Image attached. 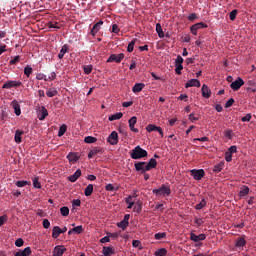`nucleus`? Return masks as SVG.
Returning a JSON list of instances; mask_svg holds the SVG:
<instances>
[{
    "instance_id": "obj_58",
    "label": "nucleus",
    "mask_w": 256,
    "mask_h": 256,
    "mask_svg": "<svg viewBox=\"0 0 256 256\" xmlns=\"http://www.w3.org/2000/svg\"><path fill=\"white\" fill-rule=\"evenodd\" d=\"M42 225H43L44 229H49V227H51V222H49L48 219H44L42 222Z\"/></svg>"
},
{
    "instance_id": "obj_63",
    "label": "nucleus",
    "mask_w": 256,
    "mask_h": 256,
    "mask_svg": "<svg viewBox=\"0 0 256 256\" xmlns=\"http://www.w3.org/2000/svg\"><path fill=\"white\" fill-rule=\"evenodd\" d=\"M19 56L14 57L12 60H10V65H16V63H19Z\"/></svg>"
},
{
    "instance_id": "obj_18",
    "label": "nucleus",
    "mask_w": 256,
    "mask_h": 256,
    "mask_svg": "<svg viewBox=\"0 0 256 256\" xmlns=\"http://www.w3.org/2000/svg\"><path fill=\"white\" fill-rule=\"evenodd\" d=\"M189 87H201V82L198 79H191L185 84L186 89Z\"/></svg>"
},
{
    "instance_id": "obj_24",
    "label": "nucleus",
    "mask_w": 256,
    "mask_h": 256,
    "mask_svg": "<svg viewBox=\"0 0 256 256\" xmlns=\"http://www.w3.org/2000/svg\"><path fill=\"white\" fill-rule=\"evenodd\" d=\"M69 51V45L65 44L62 46L59 54L58 59H63L65 57V54Z\"/></svg>"
},
{
    "instance_id": "obj_10",
    "label": "nucleus",
    "mask_w": 256,
    "mask_h": 256,
    "mask_svg": "<svg viewBox=\"0 0 256 256\" xmlns=\"http://www.w3.org/2000/svg\"><path fill=\"white\" fill-rule=\"evenodd\" d=\"M107 141L110 143V145H117V143H119V134H117V131L111 132Z\"/></svg>"
},
{
    "instance_id": "obj_7",
    "label": "nucleus",
    "mask_w": 256,
    "mask_h": 256,
    "mask_svg": "<svg viewBox=\"0 0 256 256\" xmlns=\"http://www.w3.org/2000/svg\"><path fill=\"white\" fill-rule=\"evenodd\" d=\"M207 27H209L207 25V23L199 22V23L192 25L190 27V31H191L192 35H197V31H199V29H207Z\"/></svg>"
},
{
    "instance_id": "obj_46",
    "label": "nucleus",
    "mask_w": 256,
    "mask_h": 256,
    "mask_svg": "<svg viewBox=\"0 0 256 256\" xmlns=\"http://www.w3.org/2000/svg\"><path fill=\"white\" fill-rule=\"evenodd\" d=\"M237 13H238L237 9H234L230 12L229 14L230 21H235V19H237Z\"/></svg>"
},
{
    "instance_id": "obj_3",
    "label": "nucleus",
    "mask_w": 256,
    "mask_h": 256,
    "mask_svg": "<svg viewBox=\"0 0 256 256\" xmlns=\"http://www.w3.org/2000/svg\"><path fill=\"white\" fill-rule=\"evenodd\" d=\"M190 175L195 179V181H201L205 177V170L203 169H192L190 170Z\"/></svg>"
},
{
    "instance_id": "obj_14",
    "label": "nucleus",
    "mask_w": 256,
    "mask_h": 256,
    "mask_svg": "<svg viewBox=\"0 0 256 256\" xmlns=\"http://www.w3.org/2000/svg\"><path fill=\"white\" fill-rule=\"evenodd\" d=\"M67 251V248L63 245L55 246L53 256H63V253Z\"/></svg>"
},
{
    "instance_id": "obj_48",
    "label": "nucleus",
    "mask_w": 256,
    "mask_h": 256,
    "mask_svg": "<svg viewBox=\"0 0 256 256\" xmlns=\"http://www.w3.org/2000/svg\"><path fill=\"white\" fill-rule=\"evenodd\" d=\"M149 167H151L152 169H155V167H157V160L154 158H151L150 161L148 163H146Z\"/></svg>"
},
{
    "instance_id": "obj_61",
    "label": "nucleus",
    "mask_w": 256,
    "mask_h": 256,
    "mask_svg": "<svg viewBox=\"0 0 256 256\" xmlns=\"http://www.w3.org/2000/svg\"><path fill=\"white\" fill-rule=\"evenodd\" d=\"M73 207H81V200L80 199H74L72 201Z\"/></svg>"
},
{
    "instance_id": "obj_59",
    "label": "nucleus",
    "mask_w": 256,
    "mask_h": 256,
    "mask_svg": "<svg viewBox=\"0 0 256 256\" xmlns=\"http://www.w3.org/2000/svg\"><path fill=\"white\" fill-rule=\"evenodd\" d=\"M5 223H7V215H2L0 217V227H2V225H5Z\"/></svg>"
},
{
    "instance_id": "obj_8",
    "label": "nucleus",
    "mask_w": 256,
    "mask_h": 256,
    "mask_svg": "<svg viewBox=\"0 0 256 256\" xmlns=\"http://www.w3.org/2000/svg\"><path fill=\"white\" fill-rule=\"evenodd\" d=\"M243 85H245V81H243L241 77H238L234 82L230 84V87L233 91H239Z\"/></svg>"
},
{
    "instance_id": "obj_50",
    "label": "nucleus",
    "mask_w": 256,
    "mask_h": 256,
    "mask_svg": "<svg viewBox=\"0 0 256 256\" xmlns=\"http://www.w3.org/2000/svg\"><path fill=\"white\" fill-rule=\"evenodd\" d=\"M73 231L77 233V235H81V233H83V231H85V229L83 228L82 225L80 226H76L73 228Z\"/></svg>"
},
{
    "instance_id": "obj_64",
    "label": "nucleus",
    "mask_w": 256,
    "mask_h": 256,
    "mask_svg": "<svg viewBox=\"0 0 256 256\" xmlns=\"http://www.w3.org/2000/svg\"><path fill=\"white\" fill-rule=\"evenodd\" d=\"M228 152L233 155V153H237V146H231L229 149H228Z\"/></svg>"
},
{
    "instance_id": "obj_39",
    "label": "nucleus",
    "mask_w": 256,
    "mask_h": 256,
    "mask_svg": "<svg viewBox=\"0 0 256 256\" xmlns=\"http://www.w3.org/2000/svg\"><path fill=\"white\" fill-rule=\"evenodd\" d=\"M135 43H137V39H133V40L128 44V47H127L128 53H133V49H134V47H135Z\"/></svg>"
},
{
    "instance_id": "obj_28",
    "label": "nucleus",
    "mask_w": 256,
    "mask_h": 256,
    "mask_svg": "<svg viewBox=\"0 0 256 256\" xmlns=\"http://www.w3.org/2000/svg\"><path fill=\"white\" fill-rule=\"evenodd\" d=\"M122 117H123V113L117 112V113L109 116L108 121H117V120L121 119Z\"/></svg>"
},
{
    "instance_id": "obj_21",
    "label": "nucleus",
    "mask_w": 256,
    "mask_h": 256,
    "mask_svg": "<svg viewBox=\"0 0 256 256\" xmlns=\"http://www.w3.org/2000/svg\"><path fill=\"white\" fill-rule=\"evenodd\" d=\"M31 255V247H26L24 250H19L14 256H29Z\"/></svg>"
},
{
    "instance_id": "obj_57",
    "label": "nucleus",
    "mask_w": 256,
    "mask_h": 256,
    "mask_svg": "<svg viewBox=\"0 0 256 256\" xmlns=\"http://www.w3.org/2000/svg\"><path fill=\"white\" fill-rule=\"evenodd\" d=\"M251 119H252L251 114H247L246 116H244V117L241 118V121H242L243 123H247V122L251 121Z\"/></svg>"
},
{
    "instance_id": "obj_1",
    "label": "nucleus",
    "mask_w": 256,
    "mask_h": 256,
    "mask_svg": "<svg viewBox=\"0 0 256 256\" xmlns=\"http://www.w3.org/2000/svg\"><path fill=\"white\" fill-rule=\"evenodd\" d=\"M152 193L156 197H169L171 195V187L162 184L160 188L153 189Z\"/></svg>"
},
{
    "instance_id": "obj_11",
    "label": "nucleus",
    "mask_w": 256,
    "mask_h": 256,
    "mask_svg": "<svg viewBox=\"0 0 256 256\" xmlns=\"http://www.w3.org/2000/svg\"><path fill=\"white\" fill-rule=\"evenodd\" d=\"M246 245H247V240H245V236L236 238L235 247L237 249H243Z\"/></svg>"
},
{
    "instance_id": "obj_2",
    "label": "nucleus",
    "mask_w": 256,
    "mask_h": 256,
    "mask_svg": "<svg viewBox=\"0 0 256 256\" xmlns=\"http://www.w3.org/2000/svg\"><path fill=\"white\" fill-rule=\"evenodd\" d=\"M149 153L147 150L141 148V146H136L130 153L131 159H143L144 157H147Z\"/></svg>"
},
{
    "instance_id": "obj_4",
    "label": "nucleus",
    "mask_w": 256,
    "mask_h": 256,
    "mask_svg": "<svg viewBox=\"0 0 256 256\" xmlns=\"http://www.w3.org/2000/svg\"><path fill=\"white\" fill-rule=\"evenodd\" d=\"M125 59V54H111L107 59V63H121Z\"/></svg>"
},
{
    "instance_id": "obj_40",
    "label": "nucleus",
    "mask_w": 256,
    "mask_h": 256,
    "mask_svg": "<svg viewBox=\"0 0 256 256\" xmlns=\"http://www.w3.org/2000/svg\"><path fill=\"white\" fill-rule=\"evenodd\" d=\"M60 213H61L62 217H68L69 207L63 206L62 208H60Z\"/></svg>"
},
{
    "instance_id": "obj_15",
    "label": "nucleus",
    "mask_w": 256,
    "mask_h": 256,
    "mask_svg": "<svg viewBox=\"0 0 256 256\" xmlns=\"http://www.w3.org/2000/svg\"><path fill=\"white\" fill-rule=\"evenodd\" d=\"M101 25H103L102 20H100L99 22H97L96 24L93 25V27L90 31V35H92V37H95L97 35V33H99V31L101 29Z\"/></svg>"
},
{
    "instance_id": "obj_47",
    "label": "nucleus",
    "mask_w": 256,
    "mask_h": 256,
    "mask_svg": "<svg viewBox=\"0 0 256 256\" xmlns=\"http://www.w3.org/2000/svg\"><path fill=\"white\" fill-rule=\"evenodd\" d=\"M225 161L227 163H231V161H233V154H231V152L229 151L225 152Z\"/></svg>"
},
{
    "instance_id": "obj_51",
    "label": "nucleus",
    "mask_w": 256,
    "mask_h": 256,
    "mask_svg": "<svg viewBox=\"0 0 256 256\" xmlns=\"http://www.w3.org/2000/svg\"><path fill=\"white\" fill-rule=\"evenodd\" d=\"M92 71H93V66L87 65V66L84 67V73H85L86 75H91V72H92Z\"/></svg>"
},
{
    "instance_id": "obj_13",
    "label": "nucleus",
    "mask_w": 256,
    "mask_h": 256,
    "mask_svg": "<svg viewBox=\"0 0 256 256\" xmlns=\"http://www.w3.org/2000/svg\"><path fill=\"white\" fill-rule=\"evenodd\" d=\"M190 239L191 241H194V243H199V241H205V239H207V236L205 234L197 235L195 233H191Z\"/></svg>"
},
{
    "instance_id": "obj_29",
    "label": "nucleus",
    "mask_w": 256,
    "mask_h": 256,
    "mask_svg": "<svg viewBox=\"0 0 256 256\" xmlns=\"http://www.w3.org/2000/svg\"><path fill=\"white\" fill-rule=\"evenodd\" d=\"M84 195L86 197H91V195H93V184H89L85 190H84Z\"/></svg>"
},
{
    "instance_id": "obj_20",
    "label": "nucleus",
    "mask_w": 256,
    "mask_h": 256,
    "mask_svg": "<svg viewBox=\"0 0 256 256\" xmlns=\"http://www.w3.org/2000/svg\"><path fill=\"white\" fill-rule=\"evenodd\" d=\"M12 107L14 109L15 115H17V117H19V115H21V105H19V102H17V100H13Z\"/></svg>"
},
{
    "instance_id": "obj_41",
    "label": "nucleus",
    "mask_w": 256,
    "mask_h": 256,
    "mask_svg": "<svg viewBox=\"0 0 256 256\" xmlns=\"http://www.w3.org/2000/svg\"><path fill=\"white\" fill-rule=\"evenodd\" d=\"M167 255V249L165 248H160L155 251V256H165Z\"/></svg>"
},
{
    "instance_id": "obj_27",
    "label": "nucleus",
    "mask_w": 256,
    "mask_h": 256,
    "mask_svg": "<svg viewBox=\"0 0 256 256\" xmlns=\"http://www.w3.org/2000/svg\"><path fill=\"white\" fill-rule=\"evenodd\" d=\"M156 32H157L158 37L160 39H163V37H165V32H163V27H161L160 23L156 24Z\"/></svg>"
},
{
    "instance_id": "obj_12",
    "label": "nucleus",
    "mask_w": 256,
    "mask_h": 256,
    "mask_svg": "<svg viewBox=\"0 0 256 256\" xmlns=\"http://www.w3.org/2000/svg\"><path fill=\"white\" fill-rule=\"evenodd\" d=\"M48 116H49V112L47 111V108H45V106H41L38 112L39 121H45L46 117Z\"/></svg>"
},
{
    "instance_id": "obj_31",
    "label": "nucleus",
    "mask_w": 256,
    "mask_h": 256,
    "mask_svg": "<svg viewBox=\"0 0 256 256\" xmlns=\"http://www.w3.org/2000/svg\"><path fill=\"white\" fill-rule=\"evenodd\" d=\"M207 205V200H205V198H202L200 203L195 205V209L197 211H200V209H203V207H205Z\"/></svg>"
},
{
    "instance_id": "obj_52",
    "label": "nucleus",
    "mask_w": 256,
    "mask_h": 256,
    "mask_svg": "<svg viewBox=\"0 0 256 256\" xmlns=\"http://www.w3.org/2000/svg\"><path fill=\"white\" fill-rule=\"evenodd\" d=\"M246 195H249V187H244V189L240 191V197H246Z\"/></svg>"
},
{
    "instance_id": "obj_54",
    "label": "nucleus",
    "mask_w": 256,
    "mask_h": 256,
    "mask_svg": "<svg viewBox=\"0 0 256 256\" xmlns=\"http://www.w3.org/2000/svg\"><path fill=\"white\" fill-rule=\"evenodd\" d=\"M225 137H227L228 139H233V130L228 129L224 132Z\"/></svg>"
},
{
    "instance_id": "obj_44",
    "label": "nucleus",
    "mask_w": 256,
    "mask_h": 256,
    "mask_svg": "<svg viewBox=\"0 0 256 256\" xmlns=\"http://www.w3.org/2000/svg\"><path fill=\"white\" fill-rule=\"evenodd\" d=\"M32 181H33V187L35 189H41V183L39 182V177H34Z\"/></svg>"
},
{
    "instance_id": "obj_35",
    "label": "nucleus",
    "mask_w": 256,
    "mask_h": 256,
    "mask_svg": "<svg viewBox=\"0 0 256 256\" xmlns=\"http://www.w3.org/2000/svg\"><path fill=\"white\" fill-rule=\"evenodd\" d=\"M125 202L128 204L127 209H133V206L135 205V202L133 201V197L132 196H128L125 199Z\"/></svg>"
},
{
    "instance_id": "obj_30",
    "label": "nucleus",
    "mask_w": 256,
    "mask_h": 256,
    "mask_svg": "<svg viewBox=\"0 0 256 256\" xmlns=\"http://www.w3.org/2000/svg\"><path fill=\"white\" fill-rule=\"evenodd\" d=\"M47 25L49 29H61V24H59V22L50 21Z\"/></svg>"
},
{
    "instance_id": "obj_26",
    "label": "nucleus",
    "mask_w": 256,
    "mask_h": 256,
    "mask_svg": "<svg viewBox=\"0 0 256 256\" xmlns=\"http://www.w3.org/2000/svg\"><path fill=\"white\" fill-rule=\"evenodd\" d=\"M59 235H61V228L59 226H54L52 229V238L58 239Z\"/></svg>"
},
{
    "instance_id": "obj_25",
    "label": "nucleus",
    "mask_w": 256,
    "mask_h": 256,
    "mask_svg": "<svg viewBox=\"0 0 256 256\" xmlns=\"http://www.w3.org/2000/svg\"><path fill=\"white\" fill-rule=\"evenodd\" d=\"M25 133L23 130H16L14 135V141L15 143L19 144L22 141L21 135Z\"/></svg>"
},
{
    "instance_id": "obj_17",
    "label": "nucleus",
    "mask_w": 256,
    "mask_h": 256,
    "mask_svg": "<svg viewBox=\"0 0 256 256\" xmlns=\"http://www.w3.org/2000/svg\"><path fill=\"white\" fill-rule=\"evenodd\" d=\"M201 92L204 99H209L211 97V89H209V86L206 84L202 85Z\"/></svg>"
},
{
    "instance_id": "obj_45",
    "label": "nucleus",
    "mask_w": 256,
    "mask_h": 256,
    "mask_svg": "<svg viewBox=\"0 0 256 256\" xmlns=\"http://www.w3.org/2000/svg\"><path fill=\"white\" fill-rule=\"evenodd\" d=\"M36 79L38 81H49V79L47 78V75L43 74V73H38L36 75Z\"/></svg>"
},
{
    "instance_id": "obj_60",
    "label": "nucleus",
    "mask_w": 256,
    "mask_h": 256,
    "mask_svg": "<svg viewBox=\"0 0 256 256\" xmlns=\"http://www.w3.org/2000/svg\"><path fill=\"white\" fill-rule=\"evenodd\" d=\"M196 141L206 142V141H209V137L204 136L202 138H194L193 143H195Z\"/></svg>"
},
{
    "instance_id": "obj_38",
    "label": "nucleus",
    "mask_w": 256,
    "mask_h": 256,
    "mask_svg": "<svg viewBox=\"0 0 256 256\" xmlns=\"http://www.w3.org/2000/svg\"><path fill=\"white\" fill-rule=\"evenodd\" d=\"M33 73V68L29 65H27L25 68H24V75H26V77H31Z\"/></svg>"
},
{
    "instance_id": "obj_43",
    "label": "nucleus",
    "mask_w": 256,
    "mask_h": 256,
    "mask_svg": "<svg viewBox=\"0 0 256 256\" xmlns=\"http://www.w3.org/2000/svg\"><path fill=\"white\" fill-rule=\"evenodd\" d=\"M85 143L91 144V143H97V138L93 137V136H87L84 139Z\"/></svg>"
},
{
    "instance_id": "obj_16",
    "label": "nucleus",
    "mask_w": 256,
    "mask_h": 256,
    "mask_svg": "<svg viewBox=\"0 0 256 256\" xmlns=\"http://www.w3.org/2000/svg\"><path fill=\"white\" fill-rule=\"evenodd\" d=\"M130 131L133 133H139V129L135 128V125L137 124V118L135 116L131 117L128 121Z\"/></svg>"
},
{
    "instance_id": "obj_32",
    "label": "nucleus",
    "mask_w": 256,
    "mask_h": 256,
    "mask_svg": "<svg viewBox=\"0 0 256 256\" xmlns=\"http://www.w3.org/2000/svg\"><path fill=\"white\" fill-rule=\"evenodd\" d=\"M224 165L225 164L223 162L216 164L213 168L214 173H221V171H223Z\"/></svg>"
},
{
    "instance_id": "obj_23",
    "label": "nucleus",
    "mask_w": 256,
    "mask_h": 256,
    "mask_svg": "<svg viewBox=\"0 0 256 256\" xmlns=\"http://www.w3.org/2000/svg\"><path fill=\"white\" fill-rule=\"evenodd\" d=\"M67 159L70 163H77V161H79V156H77V153L70 152L67 155Z\"/></svg>"
},
{
    "instance_id": "obj_62",
    "label": "nucleus",
    "mask_w": 256,
    "mask_h": 256,
    "mask_svg": "<svg viewBox=\"0 0 256 256\" xmlns=\"http://www.w3.org/2000/svg\"><path fill=\"white\" fill-rule=\"evenodd\" d=\"M233 103H235V99L230 98V99L226 102L225 107H226V108L232 107V106H233Z\"/></svg>"
},
{
    "instance_id": "obj_37",
    "label": "nucleus",
    "mask_w": 256,
    "mask_h": 256,
    "mask_svg": "<svg viewBox=\"0 0 256 256\" xmlns=\"http://www.w3.org/2000/svg\"><path fill=\"white\" fill-rule=\"evenodd\" d=\"M57 89L55 88H49L46 92L47 97H55V95H57Z\"/></svg>"
},
{
    "instance_id": "obj_53",
    "label": "nucleus",
    "mask_w": 256,
    "mask_h": 256,
    "mask_svg": "<svg viewBox=\"0 0 256 256\" xmlns=\"http://www.w3.org/2000/svg\"><path fill=\"white\" fill-rule=\"evenodd\" d=\"M105 189H106V191H112V192L118 191V188H115V186H113V184H107L105 186Z\"/></svg>"
},
{
    "instance_id": "obj_49",
    "label": "nucleus",
    "mask_w": 256,
    "mask_h": 256,
    "mask_svg": "<svg viewBox=\"0 0 256 256\" xmlns=\"http://www.w3.org/2000/svg\"><path fill=\"white\" fill-rule=\"evenodd\" d=\"M92 153L95 155H102L103 154V148H100V147H95L93 148L92 150Z\"/></svg>"
},
{
    "instance_id": "obj_5",
    "label": "nucleus",
    "mask_w": 256,
    "mask_h": 256,
    "mask_svg": "<svg viewBox=\"0 0 256 256\" xmlns=\"http://www.w3.org/2000/svg\"><path fill=\"white\" fill-rule=\"evenodd\" d=\"M183 57L181 55H178L175 59V73L176 75H181V71H183Z\"/></svg>"
},
{
    "instance_id": "obj_56",
    "label": "nucleus",
    "mask_w": 256,
    "mask_h": 256,
    "mask_svg": "<svg viewBox=\"0 0 256 256\" xmlns=\"http://www.w3.org/2000/svg\"><path fill=\"white\" fill-rule=\"evenodd\" d=\"M25 241H23L22 238H18L16 241H15V245L16 247H23Z\"/></svg>"
},
{
    "instance_id": "obj_36",
    "label": "nucleus",
    "mask_w": 256,
    "mask_h": 256,
    "mask_svg": "<svg viewBox=\"0 0 256 256\" xmlns=\"http://www.w3.org/2000/svg\"><path fill=\"white\" fill-rule=\"evenodd\" d=\"M16 187H25V185H31V181L19 180L15 183Z\"/></svg>"
},
{
    "instance_id": "obj_33",
    "label": "nucleus",
    "mask_w": 256,
    "mask_h": 256,
    "mask_svg": "<svg viewBox=\"0 0 256 256\" xmlns=\"http://www.w3.org/2000/svg\"><path fill=\"white\" fill-rule=\"evenodd\" d=\"M67 133V125L63 124L59 127L58 137H63Z\"/></svg>"
},
{
    "instance_id": "obj_55",
    "label": "nucleus",
    "mask_w": 256,
    "mask_h": 256,
    "mask_svg": "<svg viewBox=\"0 0 256 256\" xmlns=\"http://www.w3.org/2000/svg\"><path fill=\"white\" fill-rule=\"evenodd\" d=\"M157 125L155 124H149L147 127H146V130L148 131V133H151L153 131H155Z\"/></svg>"
},
{
    "instance_id": "obj_19",
    "label": "nucleus",
    "mask_w": 256,
    "mask_h": 256,
    "mask_svg": "<svg viewBox=\"0 0 256 256\" xmlns=\"http://www.w3.org/2000/svg\"><path fill=\"white\" fill-rule=\"evenodd\" d=\"M82 173H81V169H78L75 171L74 174L68 176V181H70V183H75L77 181V179H79V177H81Z\"/></svg>"
},
{
    "instance_id": "obj_6",
    "label": "nucleus",
    "mask_w": 256,
    "mask_h": 256,
    "mask_svg": "<svg viewBox=\"0 0 256 256\" xmlns=\"http://www.w3.org/2000/svg\"><path fill=\"white\" fill-rule=\"evenodd\" d=\"M136 171H141V173H145L146 171H151V167L147 165V162H137L134 164Z\"/></svg>"
},
{
    "instance_id": "obj_22",
    "label": "nucleus",
    "mask_w": 256,
    "mask_h": 256,
    "mask_svg": "<svg viewBox=\"0 0 256 256\" xmlns=\"http://www.w3.org/2000/svg\"><path fill=\"white\" fill-rule=\"evenodd\" d=\"M143 89H145L144 83H136L133 86L132 91H133V93H141V91H143Z\"/></svg>"
},
{
    "instance_id": "obj_34",
    "label": "nucleus",
    "mask_w": 256,
    "mask_h": 256,
    "mask_svg": "<svg viewBox=\"0 0 256 256\" xmlns=\"http://www.w3.org/2000/svg\"><path fill=\"white\" fill-rule=\"evenodd\" d=\"M117 227L125 231L129 227V222H125V220H122L117 223Z\"/></svg>"
},
{
    "instance_id": "obj_9",
    "label": "nucleus",
    "mask_w": 256,
    "mask_h": 256,
    "mask_svg": "<svg viewBox=\"0 0 256 256\" xmlns=\"http://www.w3.org/2000/svg\"><path fill=\"white\" fill-rule=\"evenodd\" d=\"M23 83L21 81L9 80L3 84L2 89H12V87H21Z\"/></svg>"
},
{
    "instance_id": "obj_42",
    "label": "nucleus",
    "mask_w": 256,
    "mask_h": 256,
    "mask_svg": "<svg viewBox=\"0 0 256 256\" xmlns=\"http://www.w3.org/2000/svg\"><path fill=\"white\" fill-rule=\"evenodd\" d=\"M165 237H167V233L165 232H159L154 235V239H156L157 241H160V239H165Z\"/></svg>"
}]
</instances>
